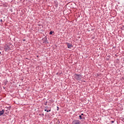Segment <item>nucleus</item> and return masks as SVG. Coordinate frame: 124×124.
<instances>
[{"instance_id":"1","label":"nucleus","mask_w":124,"mask_h":124,"mask_svg":"<svg viewBox=\"0 0 124 124\" xmlns=\"http://www.w3.org/2000/svg\"><path fill=\"white\" fill-rule=\"evenodd\" d=\"M75 78L76 80L80 81V80L82 79V76L81 75H78L77 74H75Z\"/></svg>"},{"instance_id":"10","label":"nucleus","mask_w":124,"mask_h":124,"mask_svg":"<svg viewBox=\"0 0 124 124\" xmlns=\"http://www.w3.org/2000/svg\"><path fill=\"white\" fill-rule=\"evenodd\" d=\"M45 109H47V110H48V109H49V107L46 106L45 107Z\"/></svg>"},{"instance_id":"17","label":"nucleus","mask_w":124,"mask_h":124,"mask_svg":"<svg viewBox=\"0 0 124 124\" xmlns=\"http://www.w3.org/2000/svg\"><path fill=\"white\" fill-rule=\"evenodd\" d=\"M45 42H46V41H45Z\"/></svg>"},{"instance_id":"12","label":"nucleus","mask_w":124,"mask_h":124,"mask_svg":"<svg viewBox=\"0 0 124 124\" xmlns=\"http://www.w3.org/2000/svg\"><path fill=\"white\" fill-rule=\"evenodd\" d=\"M0 22H1V23H2V19H0Z\"/></svg>"},{"instance_id":"14","label":"nucleus","mask_w":124,"mask_h":124,"mask_svg":"<svg viewBox=\"0 0 124 124\" xmlns=\"http://www.w3.org/2000/svg\"><path fill=\"white\" fill-rule=\"evenodd\" d=\"M42 115L43 117H44V113H43V114H42Z\"/></svg>"},{"instance_id":"15","label":"nucleus","mask_w":124,"mask_h":124,"mask_svg":"<svg viewBox=\"0 0 124 124\" xmlns=\"http://www.w3.org/2000/svg\"><path fill=\"white\" fill-rule=\"evenodd\" d=\"M84 115V113H81V116H83Z\"/></svg>"},{"instance_id":"9","label":"nucleus","mask_w":124,"mask_h":124,"mask_svg":"<svg viewBox=\"0 0 124 124\" xmlns=\"http://www.w3.org/2000/svg\"><path fill=\"white\" fill-rule=\"evenodd\" d=\"M53 33H54V31H50L49 32V34H53Z\"/></svg>"},{"instance_id":"7","label":"nucleus","mask_w":124,"mask_h":124,"mask_svg":"<svg viewBox=\"0 0 124 124\" xmlns=\"http://www.w3.org/2000/svg\"><path fill=\"white\" fill-rule=\"evenodd\" d=\"M45 105H47L48 104V101H46L44 102Z\"/></svg>"},{"instance_id":"5","label":"nucleus","mask_w":124,"mask_h":124,"mask_svg":"<svg viewBox=\"0 0 124 124\" xmlns=\"http://www.w3.org/2000/svg\"><path fill=\"white\" fill-rule=\"evenodd\" d=\"M45 112H51V108H48V110L47 108L45 109Z\"/></svg>"},{"instance_id":"11","label":"nucleus","mask_w":124,"mask_h":124,"mask_svg":"<svg viewBox=\"0 0 124 124\" xmlns=\"http://www.w3.org/2000/svg\"><path fill=\"white\" fill-rule=\"evenodd\" d=\"M114 122H115L114 121H111V124H114Z\"/></svg>"},{"instance_id":"13","label":"nucleus","mask_w":124,"mask_h":124,"mask_svg":"<svg viewBox=\"0 0 124 124\" xmlns=\"http://www.w3.org/2000/svg\"><path fill=\"white\" fill-rule=\"evenodd\" d=\"M57 110L59 111V107H57Z\"/></svg>"},{"instance_id":"6","label":"nucleus","mask_w":124,"mask_h":124,"mask_svg":"<svg viewBox=\"0 0 124 124\" xmlns=\"http://www.w3.org/2000/svg\"><path fill=\"white\" fill-rule=\"evenodd\" d=\"M3 114H4V110L3 109L0 111V116H2Z\"/></svg>"},{"instance_id":"4","label":"nucleus","mask_w":124,"mask_h":124,"mask_svg":"<svg viewBox=\"0 0 124 124\" xmlns=\"http://www.w3.org/2000/svg\"><path fill=\"white\" fill-rule=\"evenodd\" d=\"M67 46V47L68 49H71V47H72V45L70 44L69 43H66Z\"/></svg>"},{"instance_id":"16","label":"nucleus","mask_w":124,"mask_h":124,"mask_svg":"<svg viewBox=\"0 0 124 124\" xmlns=\"http://www.w3.org/2000/svg\"><path fill=\"white\" fill-rule=\"evenodd\" d=\"M0 54H1V52H0Z\"/></svg>"},{"instance_id":"8","label":"nucleus","mask_w":124,"mask_h":124,"mask_svg":"<svg viewBox=\"0 0 124 124\" xmlns=\"http://www.w3.org/2000/svg\"><path fill=\"white\" fill-rule=\"evenodd\" d=\"M79 120H82V119H83V118H82V116L81 115L79 116Z\"/></svg>"},{"instance_id":"2","label":"nucleus","mask_w":124,"mask_h":124,"mask_svg":"<svg viewBox=\"0 0 124 124\" xmlns=\"http://www.w3.org/2000/svg\"><path fill=\"white\" fill-rule=\"evenodd\" d=\"M4 49L5 52H8V51H9V50H10V47L8 45H5L4 46Z\"/></svg>"},{"instance_id":"3","label":"nucleus","mask_w":124,"mask_h":124,"mask_svg":"<svg viewBox=\"0 0 124 124\" xmlns=\"http://www.w3.org/2000/svg\"><path fill=\"white\" fill-rule=\"evenodd\" d=\"M72 124H81V122L79 120H74Z\"/></svg>"}]
</instances>
